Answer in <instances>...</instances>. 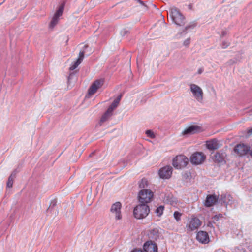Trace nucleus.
Returning <instances> with one entry per match:
<instances>
[{
  "label": "nucleus",
  "mask_w": 252,
  "mask_h": 252,
  "mask_svg": "<svg viewBox=\"0 0 252 252\" xmlns=\"http://www.w3.org/2000/svg\"><path fill=\"white\" fill-rule=\"evenodd\" d=\"M122 94L119 95L112 102L111 105L109 107L107 111L102 116L100 123L101 125L102 123L107 121L113 114V111L116 109L118 106L119 102L122 98Z\"/></svg>",
  "instance_id": "obj_1"
},
{
  "label": "nucleus",
  "mask_w": 252,
  "mask_h": 252,
  "mask_svg": "<svg viewBox=\"0 0 252 252\" xmlns=\"http://www.w3.org/2000/svg\"><path fill=\"white\" fill-rule=\"evenodd\" d=\"M149 211V207L147 204H141L134 208L133 214L136 219H141L145 218Z\"/></svg>",
  "instance_id": "obj_2"
},
{
  "label": "nucleus",
  "mask_w": 252,
  "mask_h": 252,
  "mask_svg": "<svg viewBox=\"0 0 252 252\" xmlns=\"http://www.w3.org/2000/svg\"><path fill=\"white\" fill-rule=\"evenodd\" d=\"M170 16L173 22L178 26H182L185 23V18L176 7L170 9Z\"/></svg>",
  "instance_id": "obj_3"
},
{
  "label": "nucleus",
  "mask_w": 252,
  "mask_h": 252,
  "mask_svg": "<svg viewBox=\"0 0 252 252\" xmlns=\"http://www.w3.org/2000/svg\"><path fill=\"white\" fill-rule=\"evenodd\" d=\"M88 49L89 46L87 45H84L83 49L79 52L77 60L70 66L69 68L70 70H73L78 67L83 61L85 54L88 56L92 53L91 49H90L89 52Z\"/></svg>",
  "instance_id": "obj_4"
},
{
  "label": "nucleus",
  "mask_w": 252,
  "mask_h": 252,
  "mask_svg": "<svg viewBox=\"0 0 252 252\" xmlns=\"http://www.w3.org/2000/svg\"><path fill=\"white\" fill-rule=\"evenodd\" d=\"M153 196V193L151 190L143 189L139 191L138 197L141 204H147L151 201Z\"/></svg>",
  "instance_id": "obj_5"
},
{
  "label": "nucleus",
  "mask_w": 252,
  "mask_h": 252,
  "mask_svg": "<svg viewBox=\"0 0 252 252\" xmlns=\"http://www.w3.org/2000/svg\"><path fill=\"white\" fill-rule=\"evenodd\" d=\"M189 162L188 158L184 155H180L176 156L173 159V166L177 169L185 167Z\"/></svg>",
  "instance_id": "obj_6"
},
{
  "label": "nucleus",
  "mask_w": 252,
  "mask_h": 252,
  "mask_svg": "<svg viewBox=\"0 0 252 252\" xmlns=\"http://www.w3.org/2000/svg\"><path fill=\"white\" fill-rule=\"evenodd\" d=\"M206 156L202 152H196L190 157V162L194 165H199L204 161Z\"/></svg>",
  "instance_id": "obj_7"
},
{
  "label": "nucleus",
  "mask_w": 252,
  "mask_h": 252,
  "mask_svg": "<svg viewBox=\"0 0 252 252\" xmlns=\"http://www.w3.org/2000/svg\"><path fill=\"white\" fill-rule=\"evenodd\" d=\"M190 90L195 99L198 102H202L203 92L201 88L197 85L192 84L190 85Z\"/></svg>",
  "instance_id": "obj_8"
},
{
  "label": "nucleus",
  "mask_w": 252,
  "mask_h": 252,
  "mask_svg": "<svg viewBox=\"0 0 252 252\" xmlns=\"http://www.w3.org/2000/svg\"><path fill=\"white\" fill-rule=\"evenodd\" d=\"M64 7V4H61L54 15L49 25L50 28H53L58 23L59 18L63 14Z\"/></svg>",
  "instance_id": "obj_9"
},
{
  "label": "nucleus",
  "mask_w": 252,
  "mask_h": 252,
  "mask_svg": "<svg viewBox=\"0 0 252 252\" xmlns=\"http://www.w3.org/2000/svg\"><path fill=\"white\" fill-rule=\"evenodd\" d=\"M173 168L171 166L167 165L161 168L158 171V175L163 179H169L172 174Z\"/></svg>",
  "instance_id": "obj_10"
},
{
  "label": "nucleus",
  "mask_w": 252,
  "mask_h": 252,
  "mask_svg": "<svg viewBox=\"0 0 252 252\" xmlns=\"http://www.w3.org/2000/svg\"><path fill=\"white\" fill-rule=\"evenodd\" d=\"M103 79L95 80L89 88L88 90V94L92 95L94 94L96 91L103 85Z\"/></svg>",
  "instance_id": "obj_11"
},
{
  "label": "nucleus",
  "mask_w": 252,
  "mask_h": 252,
  "mask_svg": "<svg viewBox=\"0 0 252 252\" xmlns=\"http://www.w3.org/2000/svg\"><path fill=\"white\" fill-rule=\"evenodd\" d=\"M122 205L120 202H116L112 204L111 208V212L115 214L116 220H120L122 218L121 215V209Z\"/></svg>",
  "instance_id": "obj_12"
},
{
  "label": "nucleus",
  "mask_w": 252,
  "mask_h": 252,
  "mask_svg": "<svg viewBox=\"0 0 252 252\" xmlns=\"http://www.w3.org/2000/svg\"><path fill=\"white\" fill-rule=\"evenodd\" d=\"M143 249L146 252H158L157 245L151 240L147 241L144 243Z\"/></svg>",
  "instance_id": "obj_13"
},
{
  "label": "nucleus",
  "mask_w": 252,
  "mask_h": 252,
  "mask_svg": "<svg viewBox=\"0 0 252 252\" xmlns=\"http://www.w3.org/2000/svg\"><path fill=\"white\" fill-rule=\"evenodd\" d=\"M249 147L244 144L237 145L234 148V151L240 156H244L248 153Z\"/></svg>",
  "instance_id": "obj_14"
},
{
  "label": "nucleus",
  "mask_w": 252,
  "mask_h": 252,
  "mask_svg": "<svg viewBox=\"0 0 252 252\" xmlns=\"http://www.w3.org/2000/svg\"><path fill=\"white\" fill-rule=\"evenodd\" d=\"M218 199V197L215 194L208 195L204 203V205L207 207H211L217 202Z\"/></svg>",
  "instance_id": "obj_15"
},
{
  "label": "nucleus",
  "mask_w": 252,
  "mask_h": 252,
  "mask_svg": "<svg viewBox=\"0 0 252 252\" xmlns=\"http://www.w3.org/2000/svg\"><path fill=\"white\" fill-rule=\"evenodd\" d=\"M201 225V222L197 218H192L189 221V224L187 225L188 231H193L197 229Z\"/></svg>",
  "instance_id": "obj_16"
},
{
  "label": "nucleus",
  "mask_w": 252,
  "mask_h": 252,
  "mask_svg": "<svg viewBox=\"0 0 252 252\" xmlns=\"http://www.w3.org/2000/svg\"><path fill=\"white\" fill-rule=\"evenodd\" d=\"M196 239L198 241L204 244H207L210 241L208 233L204 231H200L197 233Z\"/></svg>",
  "instance_id": "obj_17"
},
{
  "label": "nucleus",
  "mask_w": 252,
  "mask_h": 252,
  "mask_svg": "<svg viewBox=\"0 0 252 252\" xmlns=\"http://www.w3.org/2000/svg\"><path fill=\"white\" fill-rule=\"evenodd\" d=\"M201 127L198 126H191L186 129H185L183 132L182 134L184 135H189L195 134L200 131Z\"/></svg>",
  "instance_id": "obj_18"
},
{
  "label": "nucleus",
  "mask_w": 252,
  "mask_h": 252,
  "mask_svg": "<svg viewBox=\"0 0 252 252\" xmlns=\"http://www.w3.org/2000/svg\"><path fill=\"white\" fill-rule=\"evenodd\" d=\"M220 200L227 206L232 204L233 197L230 194H223L220 196Z\"/></svg>",
  "instance_id": "obj_19"
},
{
  "label": "nucleus",
  "mask_w": 252,
  "mask_h": 252,
  "mask_svg": "<svg viewBox=\"0 0 252 252\" xmlns=\"http://www.w3.org/2000/svg\"><path fill=\"white\" fill-rule=\"evenodd\" d=\"M219 147L220 146L218 142V141L215 139L208 141L206 143V147L209 150H217L219 148Z\"/></svg>",
  "instance_id": "obj_20"
},
{
  "label": "nucleus",
  "mask_w": 252,
  "mask_h": 252,
  "mask_svg": "<svg viewBox=\"0 0 252 252\" xmlns=\"http://www.w3.org/2000/svg\"><path fill=\"white\" fill-rule=\"evenodd\" d=\"M165 201L169 204L174 205L176 204V199L172 195H168L165 198Z\"/></svg>",
  "instance_id": "obj_21"
},
{
  "label": "nucleus",
  "mask_w": 252,
  "mask_h": 252,
  "mask_svg": "<svg viewBox=\"0 0 252 252\" xmlns=\"http://www.w3.org/2000/svg\"><path fill=\"white\" fill-rule=\"evenodd\" d=\"M214 160L218 162H222L224 160L223 156L220 153H217L214 156Z\"/></svg>",
  "instance_id": "obj_22"
},
{
  "label": "nucleus",
  "mask_w": 252,
  "mask_h": 252,
  "mask_svg": "<svg viewBox=\"0 0 252 252\" xmlns=\"http://www.w3.org/2000/svg\"><path fill=\"white\" fill-rule=\"evenodd\" d=\"M140 188H145L148 186V181L146 178H142L138 183Z\"/></svg>",
  "instance_id": "obj_23"
},
{
  "label": "nucleus",
  "mask_w": 252,
  "mask_h": 252,
  "mask_svg": "<svg viewBox=\"0 0 252 252\" xmlns=\"http://www.w3.org/2000/svg\"><path fill=\"white\" fill-rule=\"evenodd\" d=\"M164 210V206H160L158 207L155 211V213L157 216L160 217L161 216Z\"/></svg>",
  "instance_id": "obj_24"
},
{
  "label": "nucleus",
  "mask_w": 252,
  "mask_h": 252,
  "mask_svg": "<svg viewBox=\"0 0 252 252\" xmlns=\"http://www.w3.org/2000/svg\"><path fill=\"white\" fill-rule=\"evenodd\" d=\"M14 178L9 176L6 184V187L10 188L12 187L13 184Z\"/></svg>",
  "instance_id": "obj_25"
},
{
  "label": "nucleus",
  "mask_w": 252,
  "mask_h": 252,
  "mask_svg": "<svg viewBox=\"0 0 252 252\" xmlns=\"http://www.w3.org/2000/svg\"><path fill=\"white\" fill-rule=\"evenodd\" d=\"M57 201L56 200H53L51 201L49 207L48 208V211H52V209L56 206Z\"/></svg>",
  "instance_id": "obj_26"
},
{
  "label": "nucleus",
  "mask_w": 252,
  "mask_h": 252,
  "mask_svg": "<svg viewBox=\"0 0 252 252\" xmlns=\"http://www.w3.org/2000/svg\"><path fill=\"white\" fill-rule=\"evenodd\" d=\"M181 215L182 214L178 211H175L174 213V217L177 221L180 220Z\"/></svg>",
  "instance_id": "obj_27"
},
{
  "label": "nucleus",
  "mask_w": 252,
  "mask_h": 252,
  "mask_svg": "<svg viewBox=\"0 0 252 252\" xmlns=\"http://www.w3.org/2000/svg\"><path fill=\"white\" fill-rule=\"evenodd\" d=\"M195 26L196 25L194 23L189 24L185 27V30H184L183 32H186V31L188 29H192L195 27Z\"/></svg>",
  "instance_id": "obj_28"
},
{
  "label": "nucleus",
  "mask_w": 252,
  "mask_h": 252,
  "mask_svg": "<svg viewBox=\"0 0 252 252\" xmlns=\"http://www.w3.org/2000/svg\"><path fill=\"white\" fill-rule=\"evenodd\" d=\"M146 134H147V136L153 138L155 137V134L154 132L151 131V130H147L146 131Z\"/></svg>",
  "instance_id": "obj_29"
},
{
  "label": "nucleus",
  "mask_w": 252,
  "mask_h": 252,
  "mask_svg": "<svg viewBox=\"0 0 252 252\" xmlns=\"http://www.w3.org/2000/svg\"><path fill=\"white\" fill-rule=\"evenodd\" d=\"M229 45V43L226 41H223L221 45V47L223 49L226 48Z\"/></svg>",
  "instance_id": "obj_30"
},
{
  "label": "nucleus",
  "mask_w": 252,
  "mask_h": 252,
  "mask_svg": "<svg viewBox=\"0 0 252 252\" xmlns=\"http://www.w3.org/2000/svg\"><path fill=\"white\" fill-rule=\"evenodd\" d=\"M19 172V170H18L17 169H15L11 174V175H10V177H12L13 178H15L16 175V174Z\"/></svg>",
  "instance_id": "obj_31"
},
{
  "label": "nucleus",
  "mask_w": 252,
  "mask_h": 252,
  "mask_svg": "<svg viewBox=\"0 0 252 252\" xmlns=\"http://www.w3.org/2000/svg\"><path fill=\"white\" fill-rule=\"evenodd\" d=\"M190 43V38H187L183 43V44L185 46H188Z\"/></svg>",
  "instance_id": "obj_32"
},
{
  "label": "nucleus",
  "mask_w": 252,
  "mask_h": 252,
  "mask_svg": "<svg viewBox=\"0 0 252 252\" xmlns=\"http://www.w3.org/2000/svg\"><path fill=\"white\" fill-rule=\"evenodd\" d=\"M190 176V173L189 172H186L183 174V176L184 178H187Z\"/></svg>",
  "instance_id": "obj_33"
},
{
  "label": "nucleus",
  "mask_w": 252,
  "mask_h": 252,
  "mask_svg": "<svg viewBox=\"0 0 252 252\" xmlns=\"http://www.w3.org/2000/svg\"><path fill=\"white\" fill-rule=\"evenodd\" d=\"M131 252H143L141 249H134Z\"/></svg>",
  "instance_id": "obj_34"
},
{
  "label": "nucleus",
  "mask_w": 252,
  "mask_h": 252,
  "mask_svg": "<svg viewBox=\"0 0 252 252\" xmlns=\"http://www.w3.org/2000/svg\"><path fill=\"white\" fill-rule=\"evenodd\" d=\"M234 250H235V251H237V250H240V251H242L243 252H245V250L243 248H239V247H237V248H235Z\"/></svg>",
  "instance_id": "obj_35"
},
{
  "label": "nucleus",
  "mask_w": 252,
  "mask_h": 252,
  "mask_svg": "<svg viewBox=\"0 0 252 252\" xmlns=\"http://www.w3.org/2000/svg\"><path fill=\"white\" fill-rule=\"evenodd\" d=\"M247 154H249L251 156V157L252 158V149H250V147H249V152H248V153Z\"/></svg>",
  "instance_id": "obj_36"
},
{
  "label": "nucleus",
  "mask_w": 252,
  "mask_h": 252,
  "mask_svg": "<svg viewBox=\"0 0 252 252\" xmlns=\"http://www.w3.org/2000/svg\"><path fill=\"white\" fill-rule=\"evenodd\" d=\"M252 134V128L248 131V135L249 136Z\"/></svg>",
  "instance_id": "obj_37"
},
{
  "label": "nucleus",
  "mask_w": 252,
  "mask_h": 252,
  "mask_svg": "<svg viewBox=\"0 0 252 252\" xmlns=\"http://www.w3.org/2000/svg\"><path fill=\"white\" fill-rule=\"evenodd\" d=\"M203 71V70L201 69H199L198 70V72L199 74H201Z\"/></svg>",
  "instance_id": "obj_38"
},
{
  "label": "nucleus",
  "mask_w": 252,
  "mask_h": 252,
  "mask_svg": "<svg viewBox=\"0 0 252 252\" xmlns=\"http://www.w3.org/2000/svg\"><path fill=\"white\" fill-rule=\"evenodd\" d=\"M208 226H210V227H211V226H212V224L211 222H209L208 225Z\"/></svg>",
  "instance_id": "obj_39"
},
{
  "label": "nucleus",
  "mask_w": 252,
  "mask_h": 252,
  "mask_svg": "<svg viewBox=\"0 0 252 252\" xmlns=\"http://www.w3.org/2000/svg\"><path fill=\"white\" fill-rule=\"evenodd\" d=\"M214 219H215V220H216H216H217V219H218V218H217L216 216H215V217H214Z\"/></svg>",
  "instance_id": "obj_40"
},
{
  "label": "nucleus",
  "mask_w": 252,
  "mask_h": 252,
  "mask_svg": "<svg viewBox=\"0 0 252 252\" xmlns=\"http://www.w3.org/2000/svg\"><path fill=\"white\" fill-rule=\"evenodd\" d=\"M138 1H139L141 4H143L142 3V2L140 1V0H138Z\"/></svg>",
  "instance_id": "obj_41"
}]
</instances>
